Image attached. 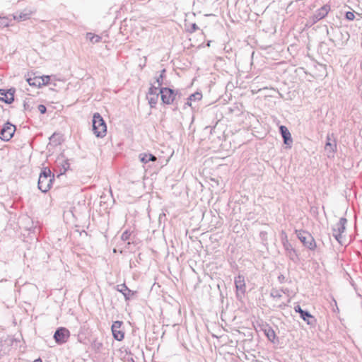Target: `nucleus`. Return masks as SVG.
Masks as SVG:
<instances>
[{
	"label": "nucleus",
	"instance_id": "36",
	"mask_svg": "<svg viewBox=\"0 0 362 362\" xmlns=\"http://www.w3.org/2000/svg\"><path fill=\"white\" fill-rule=\"evenodd\" d=\"M278 279L280 283H282L285 279V276L283 274H281L278 276Z\"/></svg>",
	"mask_w": 362,
	"mask_h": 362
},
{
	"label": "nucleus",
	"instance_id": "17",
	"mask_svg": "<svg viewBox=\"0 0 362 362\" xmlns=\"http://www.w3.org/2000/svg\"><path fill=\"white\" fill-rule=\"evenodd\" d=\"M264 332L269 341L274 342L276 339V334L272 327L267 325L264 329Z\"/></svg>",
	"mask_w": 362,
	"mask_h": 362
},
{
	"label": "nucleus",
	"instance_id": "12",
	"mask_svg": "<svg viewBox=\"0 0 362 362\" xmlns=\"http://www.w3.org/2000/svg\"><path fill=\"white\" fill-rule=\"evenodd\" d=\"M330 10V7L328 5H325L322 6L320 8L316 11V12L313 16V23H317L320 20L324 18L328 14Z\"/></svg>",
	"mask_w": 362,
	"mask_h": 362
},
{
	"label": "nucleus",
	"instance_id": "10",
	"mask_svg": "<svg viewBox=\"0 0 362 362\" xmlns=\"http://www.w3.org/2000/svg\"><path fill=\"white\" fill-rule=\"evenodd\" d=\"M235 284L236 287L237 297L239 299H241L242 297L245 295L246 288L244 278L241 276L236 277L235 279Z\"/></svg>",
	"mask_w": 362,
	"mask_h": 362
},
{
	"label": "nucleus",
	"instance_id": "19",
	"mask_svg": "<svg viewBox=\"0 0 362 362\" xmlns=\"http://www.w3.org/2000/svg\"><path fill=\"white\" fill-rule=\"evenodd\" d=\"M27 81H28V84L31 86L38 87V88L42 86L39 76H35L33 78H28L27 79Z\"/></svg>",
	"mask_w": 362,
	"mask_h": 362
},
{
	"label": "nucleus",
	"instance_id": "13",
	"mask_svg": "<svg viewBox=\"0 0 362 362\" xmlns=\"http://www.w3.org/2000/svg\"><path fill=\"white\" fill-rule=\"evenodd\" d=\"M14 100V90L12 89L4 90L0 89V100L10 104Z\"/></svg>",
	"mask_w": 362,
	"mask_h": 362
},
{
	"label": "nucleus",
	"instance_id": "34",
	"mask_svg": "<svg viewBox=\"0 0 362 362\" xmlns=\"http://www.w3.org/2000/svg\"><path fill=\"white\" fill-rule=\"evenodd\" d=\"M244 11L243 15V16L240 15V18L242 19H243L244 21H247L249 20V13H247V11Z\"/></svg>",
	"mask_w": 362,
	"mask_h": 362
},
{
	"label": "nucleus",
	"instance_id": "16",
	"mask_svg": "<svg viewBox=\"0 0 362 362\" xmlns=\"http://www.w3.org/2000/svg\"><path fill=\"white\" fill-rule=\"evenodd\" d=\"M325 148V151H329L332 154H334V153L337 150L336 141L334 139L332 141L331 136L329 134L327 136V142Z\"/></svg>",
	"mask_w": 362,
	"mask_h": 362
},
{
	"label": "nucleus",
	"instance_id": "29",
	"mask_svg": "<svg viewBox=\"0 0 362 362\" xmlns=\"http://www.w3.org/2000/svg\"><path fill=\"white\" fill-rule=\"evenodd\" d=\"M0 26L4 27V28L8 26V18H6L5 17L0 18Z\"/></svg>",
	"mask_w": 362,
	"mask_h": 362
},
{
	"label": "nucleus",
	"instance_id": "24",
	"mask_svg": "<svg viewBox=\"0 0 362 362\" xmlns=\"http://www.w3.org/2000/svg\"><path fill=\"white\" fill-rule=\"evenodd\" d=\"M91 346L92 348L96 351H100V349H102L103 347V344L102 342L98 341L97 339L94 340L91 344Z\"/></svg>",
	"mask_w": 362,
	"mask_h": 362
},
{
	"label": "nucleus",
	"instance_id": "38",
	"mask_svg": "<svg viewBox=\"0 0 362 362\" xmlns=\"http://www.w3.org/2000/svg\"><path fill=\"white\" fill-rule=\"evenodd\" d=\"M243 4V1H241L238 3V8H239V11H241V8H242V4Z\"/></svg>",
	"mask_w": 362,
	"mask_h": 362
},
{
	"label": "nucleus",
	"instance_id": "20",
	"mask_svg": "<svg viewBox=\"0 0 362 362\" xmlns=\"http://www.w3.org/2000/svg\"><path fill=\"white\" fill-rule=\"evenodd\" d=\"M30 13H24L21 12L19 13H16L13 18L14 19L19 20V21H25L30 18Z\"/></svg>",
	"mask_w": 362,
	"mask_h": 362
},
{
	"label": "nucleus",
	"instance_id": "18",
	"mask_svg": "<svg viewBox=\"0 0 362 362\" xmlns=\"http://www.w3.org/2000/svg\"><path fill=\"white\" fill-rule=\"evenodd\" d=\"M139 159L143 163H147L148 161L156 160V157L151 153H141L139 155Z\"/></svg>",
	"mask_w": 362,
	"mask_h": 362
},
{
	"label": "nucleus",
	"instance_id": "25",
	"mask_svg": "<svg viewBox=\"0 0 362 362\" xmlns=\"http://www.w3.org/2000/svg\"><path fill=\"white\" fill-rule=\"evenodd\" d=\"M165 69H163L161 70L160 74L158 77L156 78V83H158V87H160L163 84V78L165 77Z\"/></svg>",
	"mask_w": 362,
	"mask_h": 362
},
{
	"label": "nucleus",
	"instance_id": "4",
	"mask_svg": "<svg viewBox=\"0 0 362 362\" xmlns=\"http://www.w3.org/2000/svg\"><path fill=\"white\" fill-rule=\"evenodd\" d=\"M347 220L346 218L341 217L339 221L332 226V235L340 245H343L342 234L346 230Z\"/></svg>",
	"mask_w": 362,
	"mask_h": 362
},
{
	"label": "nucleus",
	"instance_id": "7",
	"mask_svg": "<svg viewBox=\"0 0 362 362\" xmlns=\"http://www.w3.org/2000/svg\"><path fill=\"white\" fill-rule=\"evenodd\" d=\"M282 235L284 236L282 237V244L284 250L286 252V255L289 257L292 261H296L297 259V254L296 250L293 248L291 244L288 242L287 235L284 232H282Z\"/></svg>",
	"mask_w": 362,
	"mask_h": 362
},
{
	"label": "nucleus",
	"instance_id": "6",
	"mask_svg": "<svg viewBox=\"0 0 362 362\" xmlns=\"http://www.w3.org/2000/svg\"><path fill=\"white\" fill-rule=\"evenodd\" d=\"M16 131V127L10 122H6L0 132V139L4 141H9L13 136Z\"/></svg>",
	"mask_w": 362,
	"mask_h": 362
},
{
	"label": "nucleus",
	"instance_id": "11",
	"mask_svg": "<svg viewBox=\"0 0 362 362\" xmlns=\"http://www.w3.org/2000/svg\"><path fill=\"white\" fill-rule=\"evenodd\" d=\"M122 322L121 321H115L112 325V332L113 337L117 341H122L124 337V333L120 329Z\"/></svg>",
	"mask_w": 362,
	"mask_h": 362
},
{
	"label": "nucleus",
	"instance_id": "26",
	"mask_svg": "<svg viewBox=\"0 0 362 362\" xmlns=\"http://www.w3.org/2000/svg\"><path fill=\"white\" fill-rule=\"evenodd\" d=\"M160 87H156L155 86H151L148 90V95H159V92H158V90L160 89Z\"/></svg>",
	"mask_w": 362,
	"mask_h": 362
},
{
	"label": "nucleus",
	"instance_id": "35",
	"mask_svg": "<svg viewBox=\"0 0 362 362\" xmlns=\"http://www.w3.org/2000/svg\"><path fill=\"white\" fill-rule=\"evenodd\" d=\"M199 30V27L196 23L192 24L190 32H195L196 30Z\"/></svg>",
	"mask_w": 362,
	"mask_h": 362
},
{
	"label": "nucleus",
	"instance_id": "37",
	"mask_svg": "<svg viewBox=\"0 0 362 362\" xmlns=\"http://www.w3.org/2000/svg\"><path fill=\"white\" fill-rule=\"evenodd\" d=\"M24 109H25V110H30L29 104L25 103H24Z\"/></svg>",
	"mask_w": 362,
	"mask_h": 362
},
{
	"label": "nucleus",
	"instance_id": "21",
	"mask_svg": "<svg viewBox=\"0 0 362 362\" xmlns=\"http://www.w3.org/2000/svg\"><path fill=\"white\" fill-rule=\"evenodd\" d=\"M87 38L93 43H98L101 40V37L98 35H93L91 33H88L86 35Z\"/></svg>",
	"mask_w": 362,
	"mask_h": 362
},
{
	"label": "nucleus",
	"instance_id": "30",
	"mask_svg": "<svg viewBox=\"0 0 362 362\" xmlns=\"http://www.w3.org/2000/svg\"><path fill=\"white\" fill-rule=\"evenodd\" d=\"M61 165L64 169V173H65L69 168V165H70V164L67 160H63Z\"/></svg>",
	"mask_w": 362,
	"mask_h": 362
},
{
	"label": "nucleus",
	"instance_id": "9",
	"mask_svg": "<svg viewBox=\"0 0 362 362\" xmlns=\"http://www.w3.org/2000/svg\"><path fill=\"white\" fill-rule=\"evenodd\" d=\"M294 310L300 314V317L306 321L307 324L314 326L316 324V319L309 312L304 310L299 305L294 307Z\"/></svg>",
	"mask_w": 362,
	"mask_h": 362
},
{
	"label": "nucleus",
	"instance_id": "8",
	"mask_svg": "<svg viewBox=\"0 0 362 362\" xmlns=\"http://www.w3.org/2000/svg\"><path fill=\"white\" fill-rule=\"evenodd\" d=\"M70 332L66 328L59 327L55 331L54 339L58 344H62L68 340Z\"/></svg>",
	"mask_w": 362,
	"mask_h": 362
},
{
	"label": "nucleus",
	"instance_id": "28",
	"mask_svg": "<svg viewBox=\"0 0 362 362\" xmlns=\"http://www.w3.org/2000/svg\"><path fill=\"white\" fill-rule=\"evenodd\" d=\"M39 78L40 79L42 86H45V85L49 84V81H50L49 76H39Z\"/></svg>",
	"mask_w": 362,
	"mask_h": 362
},
{
	"label": "nucleus",
	"instance_id": "23",
	"mask_svg": "<svg viewBox=\"0 0 362 362\" xmlns=\"http://www.w3.org/2000/svg\"><path fill=\"white\" fill-rule=\"evenodd\" d=\"M282 290L272 288L270 293V296L274 299H279L282 296Z\"/></svg>",
	"mask_w": 362,
	"mask_h": 362
},
{
	"label": "nucleus",
	"instance_id": "40",
	"mask_svg": "<svg viewBox=\"0 0 362 362\" xmlns=\"http://www.w3.org/2000/svg\"><path fill=\"white\" fill-rule=\"evenodd\" d=\"M186 105L191 106V101L188 100V101L186 103Z\"/></svg>",
	"mask_w": 362,
	"mask_h": 362
},
{
	"label": "nucleus",
	"instance_id": "15",
	"mask_svg": "<svg viewBox=\"0 0 362 362\" xmlns=\"http://www.w3.org/2000/svg\"><path fill=\"white\" fill-rule=\"evenodd\" d=\"M117 290L123 294L125 300H129L134 294V292L130 290L125 284L117 285Z\"/></svg>",
	"mask_w": 362,
	"mask_h": 362
},
{
	"label": "nucleus",
	"instance_id": "3",
	"mask_svg": "<svg viewBox=\"0 0 362 362\" xmlns=\"http://www.w3.org/2000/svg\"><path fill=\"white\" fill-rule=\"evenodd\" d=\"M296 234L305 247L310 250H314L316 248L315 240L310 233L303 230H296Z\"/></svg>",
	"mask_w": 362,
	"mask_h": 362
},
{
	"label": "nucleus",
	"instance_id": "1",
	"mask_svg": "<svg viewBox=\"0 0 362 362\" xmlns=\"http://www.w3.org/2000/svg\"><path fill=\"white\" fill-rule=\"evenodd\" d=\"M54 180V175L52 173L50 169L44 168L39 176L38 189L42 192H47L52 187Z\"/></svg>",
	"mask_w": 362,
	"mask_h": 362
},
{
	"label": "nucleus",
	"instance_id": "22",
	"mask_svg": "<svg viewBox=\"0 0 362 362\" xmlns=\"http://www.w3.org/2000/svg\"><path fill=\"white\" fill-rule=\"evenodd\" d=\"M159 95H147L148 103L151 107H154L157 104Z\"/></svg>",
	"mask_w": 362,
	"mask_h": 362
},
{
	"label": "nucleus",
	"instance_id": "33",
	"mask_svg": "<svg viewBox=\"0 0 362 362\" xmlns=\"http://www.w3.org/2000/svg\"><path fill=\"white\" fill-rule=\"evenodd\" d=\"M130 233L126 230L122 234V239L123 240H127L129 238Z\"/></svg>",
	"mask_w": 362,
	"mask_h": 362
},
{
	"label": "nucleus",
	"instance_id": "39",
	"mask_svg": "<svg viewBox=\"0 0 362 362\" xmlns=\"http://www.w3.org/2000/svg\"><path fill=\"white\" fill-rule=\"evenodd\" d=\"M33 362H42V360L39 358L37 359H35Z\"/></svg>",
	"mask_w": 362,
	"mask_h": 362
},
{
	"label": "nucleus",
	"instance_id": "2",
	"mask_svg": "<svg viewBox=\"0 0 362 362\" xmlns=\"http://www.w3.org/2000/svg\"><path fill=\"white\" fill-rule=\"evenodd\" d=\"M93 131L98 138H103L107 133V126L101 115L96 112L93 117Z\"/></svg>",
	"mask_w": 362,
	"mask_h": 362
},
{
	"label": "nucleus",
	"instance_id": "32",
	"mask_svg": "<svg viewBox=\"0 0 362 362\" xmlns=\"http://www.w3.org/2000/svg\"><path fill=\"white\" fill-rule=\"evenodd\" d=\"M37 108L41 114H45L47 111V108L44 105H39Z\"/></svg>",
	"mask_w": 362,
	"mask_h": 362
},
{
	"label": "nucleus",
	"instance_id": "31",
	"mask_svg": "<svg viewBox=\"0 0 362 362\" xmlns=\"http://www.w3.org/2000/svg\"><path fill=\"white\" fill-rule=\"evenodd\" d=\"M355 18V15L353 12L348 11L346 13V18L349 21H353Z\"/></svg>",
	"mask_w": 362,
	"mask_h": 362
},
{
	"label": "nucleus",
	"instance_id": "5",
	"mask_svg": "<svg viewBox=\"0 0 362 362\" xmlns=\"http://www.w3.org/2000/svg\"><path fill=\"white\" fill-rule=\"evenodd\" d=\"M162 102L164 104L170 105L175 100L177 92L170 88H160L159 90Z\"/></svg>",
	"mask_w": 362,
	"mask_h": 362
},
{
	"label": "nucleus",
	"instance_id": "27",
	"mask_svg": "<svg viewBox=\"0 0 362 362\" xmlns=\"http://www.w3.org/2000/svg\"><path fill=\"white\" fill-rule=\"evenodd\" d=\"M202 95L199 92H196V93L190 95L188 100L190 101L199 100L202 99Z\"/></svg>",
	"mask_w": 362,
	"mask_h": 362
},
{
	"label": "nucleus",
	"instance_id": "14",
	"mask_svg": "<svg viewBox=\"0 0 362 362\" xmlns=\"http://www.w3.org/2000/svg\"><path fill=\"white\" fill-rule=\"evenodd\" d=\"M279 131L284 139V144L291 148L293 144V139L290 132L287 127L284 125L280 126Z\"/></svg>",
	"mask_w": 362,
	"mask_h": 362
}]
</instances>
